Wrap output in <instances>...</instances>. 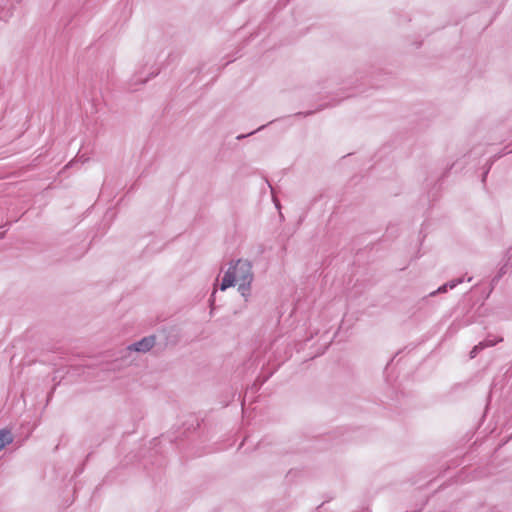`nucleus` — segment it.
Segmentation results:
<instances>
[{"instance_id":"obj_5","label":"nucleus","mask_w":512,"mask_h":512,"mask_svg":"<svg viewBox=\"0 0 512 512\" xmlns=\"http://www.w3.org/2000/svg\"><path fill=\"white\" fill-rule=\"evenodd\" d=\"M501 341H502V338L488 336L486 339H484L480 343L483 346V348L485 349L487 347H492V346L496 345L498 342H501Z\"/></svg>"},{"instance_id":"obj_2","label":"nucleus","mask_w":512,"mask_h":512,"mask_svg":"<svg viewBox=\"0 0 512 512\" xmlns=\"http://www.w3.org/2000/svg\"><path fill=\"white\" fill-rule=\"evenodd\" d=\"M156 344V336L155 335H149L146 337H143L141 340L136 341L129 346H127L128 351H134V352H140V353H146L149 352L154 345Z\"/></svg>"},{"instance_id":"obj_7","label":"nucleus","mask_w":512,"mask_h":512,"mask_svg":"<svg viewBox=\"0 0 512 512\" xmlns=\"http://www.w3.org/2000/svg\"><path fill=\"white\" fill-rule=\"evenodd\" d=\"M264 127H265V125H263V126L259 127L257 130H255V131H252V132L248 133V134H247V136L252 135V134H254L255 132H257V131H259V130H262ZM244 137H246V135H240V136H238V137H237V139H242V138H244Z\"/></svg>"},{"instance_id":"obj_4","label":"nucleus","mask_w":512,"mask_h":512,"mask_svg":"<svg viewBox=\"0 0 512 512\" xmlns=\"http://www.w3.org/2000/svg\"><path fill=\"white\" fill-rule=\"evenodd\" d=\"M13 438L8 430H0V449L12 442Z\"/></svg>"},{"instance_id":"obj_3","label":"nucleus","mask_w":512,"mask_h":512,"mask_svg":"<svg viewBox=\"0 0 512 512\" xmlns=\"http://www.w3.org/2000/svg\"><path fill=\"white\" fill-rule=\"evenodd\" d=\"M463 278L460 277V278H457V279H453L445 284H443L442 286H440L436 291H433L430 293V296H434L436 295L437 293H445L447 292L448 289H453L455 288L457 285H459L460 283L463 282Z\"/></svg>"},{"instance_id":"obj_1","label":"nucleus","mask_w":512,"mask_h":512,"mask_svg":"<svg viewBox=\"0 0 512 512\" xmlns=\"http://www.w3.org/2000/svg\"><path fill=\"white\" fill-rule=\"evenodd\" d=\"M253 280L252 263L247 259H237L229 263V267L222 278L220 289L224 291L238 282V291L247 300L250 296Z\"/></svg>"},{"instance_id":"obj_6","label":"nucleus","mask_w":512,"mask_h":512,"mask_svg":"<svg viewBox=\"0 0 512 512\" xmlns=\"http://www.w3.org/2000/svg\"><path fill=\"white\" fill-rule=\"evenodd\" d=\"M483 346L481 345V343L479 342L477 345H475L473 347V349L470 351V357L471 358H474L476 357V355L478 354L479 351L483 350Z\"/></svg>"},{"instance_id":"obj_9","label":"nucleus","mask_w":512,"mask_h":512,"mask_svg":"<svg viewBox=\"0 0 512 512\" xmlns=\"http://www.w3.org/2000/svg\"><path fill=\"white\" fill-rule=\"evenodd\" d=\"M501 276H502V271L499 273V275L495 276V277L493 278V280H492V281H493V282L498 281V280L500 279V277H501Z\"/></svg>"},{"instance_id":"obj_10","label":"nucleus","mask_w":512,"mask_h":512,"mask_svg":"<svg viewBox=\"0 0 512 512\" xmlns=\"http://www.w3.org/2000/svg\"><path fill=\"white\" fill-rule=\"evenodd\" d=\"M511 152H512V148H511V149H509L506 153H511Z\"/></svg>"},{"instance_id":"obj_8","label":"nucleus","mask_w":512,"mask_h":512,"mask_svg":"<svg viewBox=\"0 0 512 512\" xmlns=\"http://www.w3.org/2000/svg\"><path fill=\"white\" fill-rule=\"evenodd\" d=\"M148 80V78L142 79V78H135V82L145 83Z\"/></svg>"}]
</instances>
